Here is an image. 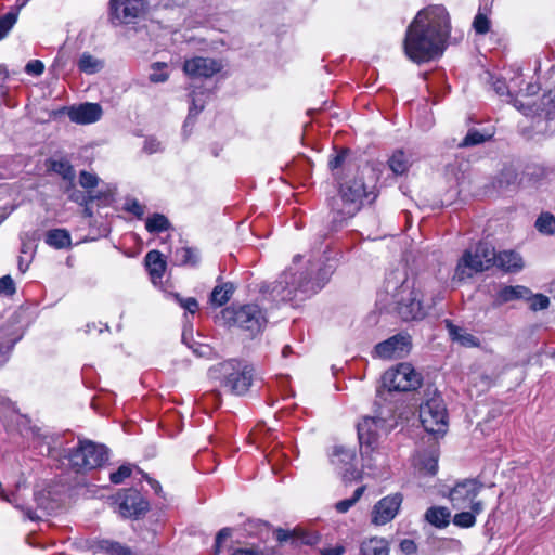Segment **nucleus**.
Segmentation results:
<instances>
[{
	"label": "nucleus",
	"mask_w": 555,
	"mask_h": 555,
	"mask_svg": "<svg viewBox=\"0 0 555 555\" xmlns=\"http://www.w3.org/2000/svg\"><path fill=\"white\" fill-rule=\"evenodd\" d=\"M451 33V21L443 5H429L416 14L406 29L404 53L414 63L440 56Z\"/></svg>",
	"instance_id": "1"
},
{
	"label": "nucleus",
	"mask_w": 555,
	"mask_h": 555,
	"mask_svg": "<svg viewBox=\"0 0 555 555\" xmlns=\"http://www.w3.org/2000/svg\"><path fill=\"white\" fill-rule=\"evenodd\" d=\"M297 255L293 263L275 281L272 294L283 301L304 300L319 292L328 281L335 268L333 264L320 267L308 261L301 264Z\"/></svg>",
	"instance_id": "2"
},
{
	"label": "nucleus",
	"mask_w": 555,
	"mask_h": 555,
	"mask_svg": "<svg viewBox=\"0 0 555 555\" xmlns=\"http://www.w3.org/2000/svg\"><path fill=\"white\" fill-rule=\"evenodd\" d=\"M398 313L404 321L422 320L443 299V292L434 279H405L392 294Z\"/></svg>",
	"instance_id": "3"
},
{
	"label": "nucleus",
	"mask_w": 555,
	"mask_h": 555,
	"mask_svg": "<svg viewBox=\"0 0 555 555\" xmlns=\"http://www.w3.org/2000/svg\"><path fill=\"white\" fill-rule=\"evenodd\" d=\"M375 194L373 186H369L363 176L357 175L351 179L345 180L339 185V191L330 202L333 222L340 225L345 220L352 218L362 207L363 201Z\"/></svg>",
	"instance_id": "4"
},
{
	"label": "nucleus",
	"mask_w": 555,
	"mask_h": 555,
	"mask_svg": "<svg viewBox=\"0 0 555 555\" xmlns=\"http://www.w3.org/2000/svg\"><path fill=\"white\" fill-rule=\"evenodd\" d=\"M210 376L219 379L220 385L236 396L245 395L253 382L254 369L246 362L229 360L210 369Z\"/></svg>",
	"instance_id": "5"
},
{
	"label": "nucleus",
	"mask_w": 555,
	"mask_h": 555,
	"mask_svg": "<svg viewBox=\"0 0 555 555\" xmlns=\"http://www.w3.org/2000/svg\"><path fill=\"white\" fill-rule=\"evenodd\" d=\"M220 318L224 325L237 327L251 337L259 334L267 323L262 309L256 304L232 305L221 311Z\"/></svg>",
	"instance_id": "6"
},
{
	"label": "nucleus",
	"mask_w": 555,
	"mask_h": 555,
	"mask_svg": "<svg viewBox=\"0 0 555 555\" xmlns=\"http://www.w3.org/2000/svg\"><path fill=\"white\" fill-rule=\"evenodd\" d=\"M65 457L76 473H86L102 466L108 460V449L89 439H78L76 447L68 450Z\"/></svg>",
	"instance_id": "7"
},
{
	"label": "nucleus",
	"mask_w": 555,
	"mask_h": 555,
	"mask_svg": "<svg viewBox=\"0 0 555 555\" xmlns=\"http://www.w3.org/2000/svg\"><path fill=\"white\" fill-rule=\"evenodd\" d=\"M495 249L487 242H480L474 248L464 251L460 258L454 278L460 281L494 267Z\"/></svg>",
	"instance_id": "8"
},
{
	"label": "nucleus",
	"mask_w": 555,
	"mask_h": 555,
	"mask_svg": "<svg viewBox=\"0 0 555 555\" xmlns=\"http://www.w3.org/2000/svg\"><path fill=\"white\" fill-rule=\"evenodd\" d=\"M420 421L424 429L433 435H443L448 428V415L444 401L435 393L420 406Z\"/></svg>",
	"instance_id": "9"
},
{
	"label": "nucleus",
	"mask_w": 555,
	"mask_h": 555,
	"mask_svg": "<svg viewBox=\"0 0 555 555\" xmlns=\"http://www.w3.org/2000/svg\"><path fill=\"white\" fill-rule=\"evenodd\" d=\"M421 384V374L410 363H400L396 367L387 370L382 377V385L389 392L415 390Z\"/></svg>",
	"instance_id": "10"
},
{
	"label": "nucleus",
	"mask_w": 555,
	"mask_h": 555,
	"mask_svg": "<svg viewBox=\"0 0 555 555\" xmlns=\"http://www.w3.org/2000/svg\"><path fill=\"white\" fill-rule=\"evenodd\" d=\"M385 427V421L380 417L365 416L358 424V438L360 452L363 457H370L378 447L379 433Z\"/></svg>",
	"instance_id": "11"
},
{
	"label": "nucleus",
	"mask_w": 555,
	"mask_h": 555,
	"mask_svg": "<svg viewBox=\"0 0 555 555\" xmlns=\"http://www.w3.org/2000/svg\"><path fill=\"white\" fill-rule=\"evenodd\" d=\"M108 22L115 26L137 24L139 18V0H109Z\"/></svg>",
	"instance_id": "12"
},
{
	"label": "nucleus",
	"mask_w": 555,
	"mask_h": 555,
	"mask_svg": "<svg viewBox=\"0 0 555 555\" xmlns=\"http://www.w3.org/2000/svg\"><path fill=\"white\" fill-rule=\"evenodd\" d=\"M482 485L476 479H465L457 482L449 492L452 506L457 509L473 506V503L481 502L477 496Z\"/></svg>",
	"instance_id": "13"
},
{
	"label": "nucleus",
	"mask_w": 555,
	"mask_h": 555,
	"mask_svg": "<svg viewBox=\"0 0 555 555\" xmlns=\"http://www.w3.org/2000/svg\"><path fill=\"white\" fill-rule=\"evenodd\" d=\"M402 501L403 496L401 493L389 494L380 499L372 509V524L384 526L390 522L398 515Z\"/></svg>",
	"instance_id": "14"
},
{
	"label": "nucleus",
	"mask_w": 555,
	"mask_h": 555,
	"mask_svg": "<svg viewBox=\"0 0 555 555\" xmlns=\"http://www.w3.org/2000/svg\"><path fill=\"white\" fill-rule=\"evenodd\" d=\"M331 463L341 474L345 480H351L359 476L356 466V452L352 448L335 446L330 454Z\"/></svg>",
	"instance_id": "15"
},
{
	"label": "nucleus",
	"mask_w": 555,
	"mask_h": 555,
	"mask_svg": "<svg viewBox=\"0 0 555 555\" xmlns=\"http://www.w3.org/2000/svg\"><path fill=\"white\" fill-rule=\"evenodd\" d=\"M411 347L410 336L398 334L375 346L374 352L383 359L402 358Z\"/></svg>",
	"instance_id": "16"
},
{
	"label": "nucleus",
	"mask_w": 555,
	"mask_h": 555,
	"mask_svg": "<svg viewBox=\"0 0 555 555\" xmlns=\"http://www.w3.org/2000/svg\"><path fill=\"white\" fill-rule=\"evenodd\" d=\"M221 68L222 65L217 60L202 56L186 60L183 65L184 73L192 78H209Z\"/></svg>",
	"instance_id": "17"
},
{
	"label": "nucleus",
	"mask_w": 555,
	"mask_h": 555,
	"mask_svg": "<svg viewBox=\"0 0 555 555\" xmlns=\"http://www.w3.org/2000/svg\"><path fill=\"white\" fill-rule=\"evenodd\" d=\"M539 91V86L532 82L527 83L526 89H519V94L513 99V105L516 109L521 112L525 116L532 118H541V103L538 105L531 95Z\"/></svg>",
	"instance_id": "18"
},
{
	"label": "nucleus",
	"mask_w": 555,
	"mask_h": 555,
	"mask_svg": "<svg viewBox=\"0 0 555 555\" xmlns=\"http://www.w3.org/2000/svg\"><path fill=\"white\" fill-rule=\"evenodd\" d=\"M102 114L101 105L90 102L72 106L68 111L69 119L79 125L93 124L102 117Z\"/></svg>",
	"instance_id": "19"
},
{
	"label": "nucleus",
	"mask_w": 555,
	"mask_h": 555,
	"mask_svg": "<svg viewBox=\"0 0 555 555\" xmlns=\"http://www.w3.org/2000/svg\"><path fill=\"white\" fill-rule=\"evenodd\" d=\"M118 513L122 518L137 519L139 515V491L130 489L120 492L116 499Z\"/></svg>",
	"instance_id": "20"
},
{
	"label": "nucleus",
	"mask_w": 555,
	"mask_h": 555,
	"mask_svg": "<svg viewBox=\"0 0 555 555\" xmlns=\"http://www.w3.org/2000/svg\"><path fill=\"white\" fill-rule=\"evenodd\" d=\"M144 264L154 285L162 282L167 263L158 250H151L146 254Z\"/></svg>",
	"instance_id": "21"
},
{
	"label": "nucleus",
	"mask_w": 555,
	"mask_h": 555,
	"mask_svg": "<svg viewBox=\"0 0 555 555\" xmlns=\"http://www.w3.org/2000/svg\"><path fill=\"white\" fill-rule=\"evenodd\" d=\"M553 175V170L544 166H531L520 176V188H533L540 185Z\"/></svg>",
	"instance_id": "22"
},
{
	"label": "nucleus",
	"mask_w": 555,
	"mask_h": 555,
	"mask_svg": "<svg viewBox=\"0 0 555 555\" xmlns=\"http://www.w3.org/2000/svg\"><path fill=\"white\" fill-rule=\"evenodd\" d=\"M94 553H103L106 555H137L135 552L118 541L111 539H98L92 543Z\"/></svg>",
	"instance_id": "23"
},
{
	"label": "nucleus",
	"mask_w": 555,
	"mask_h": 555,
	"mask_svg": "<svg viewBox=\"0 0 555 555\" xmlns=\"http://www.w3.org/2000/svg\"><path fill=\"white\" fill-rule=\"evenodd\" d=\"M529 296V288L522 285H504L501 286L494 297V305L502 306L504 304L525 299Z\"/></svg>",
	"instance_id": "24"
},
{
	"label": "nucleus",
	"mask_w": 555,
	"mask_h": 555,
	"mask_svg": "<svg viewBox=\"0 0 555 555\" xmlns=\"http://www.w3.org/2000/svg\"><path fill=\"white\" fill-rule=\"evenodd\" d=\"M494 267L505 272H518L522 269L524 262L519 254L513 250H504L501 253L495 251V263Z\"/></svg>",
	"instance_id": "25"
},
{
	"label": "nucleus",
	"mask_w": 555,
	"mask_h": 555,
	"mask_svg": "<svg viewBox=\"0 0 555 555\" xmlns=\"http://www.w3.org/2000/svg\"><path fill=\"white\" fill-rule=\"evenodd\" d=\"M470 511H463L456 513L452 521L454 526L459 528H472L476 524V517L483 512V502L473 503V506H469Z\"/></svg>",
	"instance_id": "26"
},
{
	"label": "nucleus",
	"mask_w": 555,
	"mask_h": 555,
	"mask_svg": "<svg viewBox=\"0 0 555 555\" xmlns=\"http://www.w3.org/2000/svg\"><path fill=\"white\" fill-rule=\"evenodd\" d=\"M361 555H389V542L385 538L373 537L360 545Z\"/></svg>",
	"instance_id": "27"
},
{
	"label": "nucleus",
	"mask_w": 555,
	"mask_h": 555,
	"mask_svg": "<svg viewBox=\"0 0 555 555\" xmlns=\"http://www.w3.org/2000/svg\"><path fill=\"white\" fill-rule=\"evenodd\" d=\"M425 519L436 528H446L451 521V512L444 506H431L426 511Z\"/></svg>",
	"instance_id": "28"
},
{
	"label": "nucleus",
	"mask_w": 555,
	"mask_h": 555,
	"mask_svg": "<svg viewBox=\"0 0 555 555\" xmlns=\"http://www.w3.org/2000/svg\"><path fill=\"white\" fill-rule=\"evenodd\" d=\"M234 291L235 286L231 282L216 285L209 297L210 304L217 307L225 305L231 299Z\"/></svg>",
	"instance_id": "29"
},
{
	"label": "nucleus",
	"mask_w": 555,
	"mask_h": 555,
	"mask_svg": "<svg viewBox=\"0 0 555 555\" xmlns=\"http://www.w3.org/2000/svg\"><path fill=\"white\" fill-rule=\"evenodd\" d=\"M144 228L149 233L157 234L169 230L171 223L164 214L154 212L144 219Z\"/></svg>",
	"instance_id": "30"
},
{
	"label": "nucleus",
	"mask_w": 555,
	"mask_h": 555,
	"mask_svg": "<svg viewBox=\"0 0 555 555\" xmlns=\"http://www.w3.org/2000/svg\"><path fill=\"white\" fill-rule=\"evenodd\" d=\"M37 506L47 514H51L59 507L57 500L52 495L50 489H37L34 492Z\"/></svg>",
	"instance_id": "31"
},
{
	"label": "nucleus",
	"mask_w": 555,
	"mask_h": 555,
	"mask_svg": "<svg viewBox=\"0 0 555 555\" xmlns=\"http://www.w3.org/2000/svg\"><path fill=\"white\" fill-rule=\"evenodd\" d=\"M46 243L56 249L67 248L72 244L70 234L65 229H54L48 231Z\"/></svg>",
	"instance_id": "32"
},
{
	"label": "nucleus",
	"mask_w": 555,
	"mask_h": 555,
	"mask_svg": "<svg viewBox=\"0 0 555 555\" xmlns=\"http://www.w3.org/2000/svg\"><path fill=\"white\" fill-rule=\"evenodd\" d=\"M411 156L403 151H396L388 159L390 170L396 175L405 173L411 166Z\"/></svg>",
	"instance_id": "33"
},
{
	"label": "nucleus",
	"mask_w": 555,
	"mask_h": 555,
	"mask_svg": "<svg viewBox=\"0 0 555 555\" xmlns=\"http://www.w3.org/2000/svg\"><path fill=\"white\" fill-rule=\"evenodd\" d=\"M77 66L80 72L87 75H93L99 73L104 67V63L102 60L93 56L88 52H85L80 55Z\"/></svg>",
	"instance_id": "34"
},
{
	"label": "nucleus",
	"mask_w": 555,
	"mask_h": 555,
	"mask_svg": "<svg viewBox=\"0 0 555 555\" xmlns=\"http://www.w3.org/2000/svg\"><path fill=\"white\" fill-rule=\"evenodd\" d=\"M449 334L452 340L459 343L464 347H475L479 345V340L473 334L464 331L461 327L448 323Z\"/></svg>",
	"instance_id": "35"
},
{
	"label": "nucleus",
	"mask_w": 555,
	"mask_h": 555,
	"mask_svg": "<svg viewBox=\"0 0 555 555\" xmlns=\"http://www.w3.org/2000/svg\"><path fill=\"white\" fill-rule=\"evenodd\" d=\"M49 169L73 184L75 170L67 159H51L49 162Z\"/></svg>",
	"instance_id": "36"
},
{
	"label": "nucleus",
	"mask_w": 555,
	"mask_h": 555,
	"mask_svg": "<svg viewBox=\"0 0 555 555\" xmlns=\"http://www.w3.org/2000/svg\"><path fill=\"white\" fill-rule=\"evenodd\" d=\"M21 333L8 336L4 332L0 331V365L8 361L13 346L21 339Z\"/></svg>",
	"instance_id": "37"
},
{
	"label": "nucleus",
	"mask_w": 555,
	"mask_h": 555,
	"mask_svg": "<svg viewBox=\"0 0 555 555\" xmlns=\"http://www.w3.org/2000/svg\"><path fill=\"white\" fill-rule=\"evenodd\" d=\"M175 259L183 266H196L199 262V253L195 248L184 246L176 249Z\"/></svg>",
	"instance_id": "38"
},
{
	"label": "nucleus",
	"mask_w": 555,
	"mask_h": 555,
	"mask_svg": "<svg viewBox=\"0 0 555 555\" xmlns=\"http://www.w3.org/2000/svg\"><path fill=\"white\" fill-rule=\"evenodd\" d=\"M541 117L546 120H555V87L541 99Z\"/></svg>",
	"instance_id": "39"
},
{
	"label": "nucleus",
	"mask_w": 555,
	"mask_h": 555,
	"mask_svg": "<svg viewBox=\"0 0 555 555\" xmlns=\"http://www.w3.org/2000/svg\"><path fill=\"white\" fill-rule=\"evenodd\" d=\"M204 107H205L204 100H202L197 95L193 94L191 98V105L189 108V114H188V117L183 125L184 132H186V129L189 127L194 126L196 116L204 109Z\"/></svg>",
	"instance_id": "40"
},
{
	"label": "nucleus",
	"mask_w": 555,
	"mask_h": 555,
	"mask_svg": "<svg viewBox=\"0 0 555 555\" xmlns=\"http://www.w3.org/2000/svg\"><path fill=\"white\" fill-rule=\"evenodd\" d=\"M365 491V487L361 486L353 492V495L350 499H345L335 504V508L338 513H347L363 495Z\"/></svg>",
	"instance_id": "41"
},
{
	"label": "nucleus",
	"mask_w": 555,
	"mask_h": 555,
	"mask_svg": "<svg viewBox=\"0 0 555 555\" xmlns=\"http://www.w3.org/2000/svg\"><path fill=\"white\" fill-rule=\"evenodd\" d=\"M524 300L529 302V307L533 311L538 310H544L550 305V299L545 295L542 294H532V292L529 289V296L526 297Z\"/></svg>",
	"instance_id": "42"
},
{
	"label": "nucleus",
	"mask_w": 555,
	"mask_h": 555,
	"mask_svg": "<svg viewBox=\"0 0 555 555\" xmlns=\"http://www.w3.org/2000/svg\"><path fill=\"white\" fill-rule=\"evenodd\" d=\"M535 227L541 233L553 234L555 232V218L550 214H542L537 219Z\"/></svg>",
	"instance_id": "43"
},
{
	"label": "nucleus",
	"mask_w": 555,
	"mask_h": 555,
	"mask_svg": "<svg viewBox=\"0 0 555 555\" xmlns=\"http://www.w3.org/2000/svg\"><path fill=\"white\" fill-rule=\"evenodd\" d=\"M173 300L190 314H194L198 310V302L194 297H182L178 293L171 294Z\"/></svg>",
	"instance_id": "44"
},
{
	"label": "nucleus",
	"mask_w": 555,
	"mask_h": 555,
	"mask_svg": "<svg viewBox=\"0 0 555 555\" xmlns=\"http://www.w3.org/2000/svg\"><path fill=\"white\" fill-rule=\"evenodd\" d=\"M420 473L424 475H435L438 470V460L433 454L424 456L420 463Z\"/></svg>",
	"instance_id": "45"
},
{
	"label": "nucleus",
	"mask_w": 555,
	"mask_h": 555,
	"mask_svg": "<svg viewBox=\"0 0 555 555\" xmlns=\"http://www.w3.org/2000/svg\"><path fill=\"white\" fill-rule=\"evenodd\" d=\"M490 135H486L478 130H469L463 141L459 144L460 146H474L488 140Z\"/></svg>",
	"instance_id": "46"
},
{
	"label": "nucleus",
	"mask_w": 555,
	"mask_h": 555,
	"mask_svg": "<svg viewBox=\"0 0 555 555\" xmlns=\"http://www.w3.org/2000/svg\"><path fill=\"white\" fill-rule=\"evenodd\" d=\"M132 468L130 465H121L117 470L109 474V480L114 485L122 483L127 478L130 477Z\"/></svg>",
	"instance_id": "47"
},
{
	"label": "nucleus",
	"mask_w": 555,
	"mask_h": 555,
	"mask_svg": "<svg viewBox=\"0 0 555 555\" xmlns=\"http://www.w3.org/2000/svg\"><path fill=\"white\" fill-rule=\"evenodd\" d=\"M166 63H155L152 66V73L150 74V80L152 82H164L168 79L169 75L166 70Z\"/></svg>",
	"instance_id": "48"
},
{
	"label": "nucleus",
	"mask_w": 555,
	"mask_h": 555,
	"mask_svg": "<svg viewBox=\"0 0 555 555\" xmlns=\"http://www.w3.org/2000/svg\"><path fill=\"white\" fill-rule=\"evenodd\" d=\"M16 14L15 13H7L4 16L0 17V40L3 39L13 25L16 23Z\"/></svg>",
	"instance_id": "49"
},
{
	"label": "nucleus",
	"mask_w": 555,
	"mask_h": 555,
	"mask_svg": "<svg viewBox=\"0 0 555 555\" xmlns=\"http://www.w3.org/2000/svg\"><path fill=\"white\" fill-rule=\"evenodd\" d=\"M473 27L477 34L483 35L489 31L490 22L485 14L478 13L474 18Z\"/></svg>",
	"instance_id": "50"
},
{
	"label": "nucleus",
	"mask_w": 555,
	"mask_h": 555,
	"mask_svg": "<svg viewBox=\"0 0 555 555\" xmlns=\"http://www.w3.org/2000/svg\"><path fill=\"white\" fill-rule=\"evenodd\" d=\"M79 183L83 189H92L98 185L99 178L94 173L82 170L79 173Z\"/></svg>",
	"instance_id": "51"
},
{
	"label": "nucleus",
	"mask_w": 555,
	"mask_h": 555,
	"mask_svg": "<svg viewBox=\"0 0 555 555\" xmlns=\"http://www.w3.org/2000/svg\"><path fill=\"white\" fill-rule=\"evenodd\" d=\"M519 180H520V177H518V173L514 169L506 168L501 173L500 182L505 183L506 185L519 186Z\"/></svg>",
	"instance_id": "52"
},
{
	"label": "nucleus",
	"mask_w": 555,
	"mask_h": 555,
	"mask_svg": "<svg viewBox=\"0 0 555 555\" xmlns=\"http://www.w3.org/2000/svg\"><path fill=\"white\" fill-rule=\"evenodd\" d=\"M15 283L10 275L0 278V294L12 296L15 293Z\"/></svg>",
	"instance_id": "53"
},
{
	"label": "nucleus",
	"mask_w": 555,
	"mask_h": 555,
	"mask_svg": "<svg viewBox=\"0 0 555 555\" xmlns=\"http://www.w3.org/2000/svg\"><path fill=\"white\" fill-rule=\"evenodd\" d=\"M493 87H494V90L496 91V93L500 95H504L505 93L508 95H512V90H514L516 87H518V85H517V79H512L508 86H506L504 81L496 80L493 83Z\"/></svg>",
	"instance_id": "54"
},
{
	"label": "nucleus",
	"mask_w": 555,
	"mask_h": 555,
	"mask_svg": "<svg viewBox=\"0 0 555 555\" xmlns=\"http://www.w3.org/2000/svg\"><path fill=\"white\" fill-rule=\"evenodd\" d=\"M44 70V64L39 60H31L25 66V73L31 76H40Z\"/></svg>",
	"instance_id": "55"
},
{
	"label": "nucleus",
	"mask_w": 555,
	"mask_h": 555,
	"mask_svg": "<svg viewBox=\"0 0 555 555\" xmlns=\"http://www.w3.org/2000/svg\"><path fill=\"white\" fill-rule=\"evenodd\" d=\"M143 150L147 154H153V153L160 152L163 150V145H162V142L158 141L156 138L147 137L144 140Z\"/></svg>",
	"instance_id": "56"
},
{
	"label": "nucleus",
	"mask_w": 555,
	"mask_h": 555,
	"mask_svg": "<svg viewBox=\"0 0 555 555\" xmlns=\"http://www.w3.org/2000/svg\"><path fill=\"white\" fill-rule=\"evenodd\" d=\"M232 535V529L222 528L216 535L215 540V553L219 554L221 551L222 543Z\"/></svg>",
	"instance_id": "57"
},
{
	"label": "nucleus",
	"mask_w": 555,
	"mask_h": 555,
	"mask_svg": "<svg viewBox=\"0 0 555 555\" xmlns=\"http://www.w3.org/2000/svg\"><path fill=\"white\" fill-rule=\"evenodd\" d=\"M143 480L149 485L151 490H153L156 495H162L163 491H162L160 483L157 480H155L154 478L150 477L143 470H141V482Z\"/></svg>",
	"instance_id": "58"
},
{
	"label": "nucleus",
	"mask_w": 555,
	"mask_h": 555,
	"mask_svg": "<svg viewBox=\"0 0 555 555\" xmlns=\"http://www.w3.org/2000/svg\"><path fill=\"white\" fill-rule=\"evenodd\" d=\"M399 547H400L401 552L406 555L414 554L417 550L415 542L411 539H403L400 542Z\"/></svg>",
	"instance_id": "59"
},
{
	"label": "nucleus",
	"mask_w": 555,
	"mask_h": 555,
	"mask_svg": "<svg viewBox=\"0 0 555 555\" xmlns=\"http://www.w3.org/2000/svg\"><path fill=\"white\" fill-rule=\"evenodd\" d=\"M122 209L127 212L132 214L135 217H139V203L134 198H127L122 205Z\"/></svg>",
	"instance_id": "60"
},
{
	"label": "nucleus",
	"mask_w": 555,
	"mask_h": 555,
	"mask_svg": "<svg viewBox=\"0 0 555 555\" xmlns=\"http://www.w3.org/2000/svg\"><path fill=\"white\" fill-rule=\"evenodd\" d=\"M345 158H346V153L345 152H340V153L336 154L328 162L330 168L332 170H335V169L339 168L343 165Z\"/></svg>",
	"instance_id": "61"
},
{
	"label": "nucleus",
	"mask_w": 555,
	"mask_h": 555,
	"mask_svg": "<svg viewBox=\"0 0 555 555\" xmlns=\"http://www.w3.org/2000/svg\"><path fill=\"white\" fill-rule=\"evenodd\" d=\"M164 0H141V12L159 8Z\"/></svg>",
	"instance_id": "62"
},
{
	"label": "nucleus",
	"mask_w": 555,
	"mask_h": 555,
	"mask_svg": "<svg viewBox=\"0 0 555 555\" xmlns=\"http://www.w3.org/2000/svg\"><path fill=\"white\" fill-rule=\"evenodd\" d=\"M69 198L79 204H85L88 202V197L86 196V194L78 190H73L69 194Z\"/></svg>",
	"instance_id": "63"
},
{
	"label": "nucleus",
	"mask_w": 555,
	"mask_h": 555,
	"mask_svg": "<svg viewBox=\"0 0 555 555\" xmlns=\"http://www.w3.org/2000/svg\"><path fill=\"white\" fill-rule=\"evenodd\" d=\"M345 553V547L341 545H337L335 547H328L322 551V555H343Z\"/></svg>",
	"instance_id": "64"
}]
</instances>
